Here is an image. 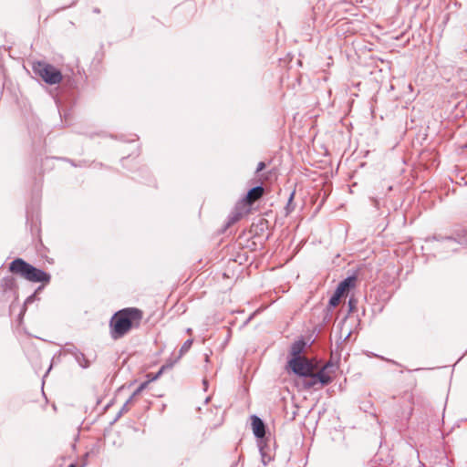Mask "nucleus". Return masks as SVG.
Masks as SVG:
<instances>
[{"instance_id":"obj_1","label":"nucleus","mask_w":467,"mask_h":467,"mask_svg":"<svg viewBox=\"0 0 467 467\" xmlns=\"http://www.w3.org/2000/svg\"><path fill=\"white\" fill-rule=\"evenodd\" d=\"M143 313L136 307H127L117 311L109 320V334L117 340L128 334L131 328L139 327Z\"/></svg>"},{"instance_id":"obj_2","label":"nucleus","mask_w":467,"mask_h":467,"mask_svg":"<svg viewBox=\"0 0 467 467\" xmlns=\"http://www.w3.org/2000/svg\"><path fill=\"white\" fill-rule=\"evenodd\" d=\"M9 270L13 274L34 283H48L50 280V275L47 273L33 266L21 258H16L12 261L9 265Z\"/></svg>"},{"instance_id":"obj_3","label":"nucleus","mask_w":467,"mask_h":467,"mask_svg":"<svg viewBox=\"0 0 467 467\" xmlns=\"http://www.w3.org/2000/svg\"><path fill=\"white\" fill-rule=\"evenodd\" d=\"M33 68L35 73L49 85L58 84L62 80L61 72L50 64L37 62L34 65Z\"/></svg>"},{"instance_id":"obj_4","label":"nucleus","mask_w":467,"mask_h":467,"mask_svg":"<svg viewBox=\"0 0 467 467\" xmlns=\"http://www.w3.org/2000/svg\"><path fill=\"white\" fill-rule=\"evenodd\" d=\"M459 245H467L466 229L457 232L455 237L448 236L442 238L437 247L454 252L458 250Z\"/></svg>"},{"instance_id":"obj_5","label":"nucleus","mask_w":467,"mask_h":467,"mask_svg":"<svg viewBox=\"0 0 467 467\" xmlns=\"http://www.w3.org/2000/svg\"><path fill=\"white\" fill-rule=\"evenodd\" d=\"M289 367L292 371L300 376H309L314 369L312 363L304 357H296L290 359Z\"/></svg>"},{"instance_id":"obj_6","label":"nucleus","mask_w":467,"mask_h":467,"mask_svg":"<svg viewBox=\"0 0 467 467\" xmlns=\"http://www.w3.org/2000/svg\"><path fill=\"white\" fill-rule=\"evenodd\" d=\"M333 367L332 363L328 362L318 372L315 373L320 386L327 385L332 381L329 369Z\"/></svg>"},{"instance_id":"obj_7","label":"nucleus","mask_w":467,"mask_h":467,"mask_svg":"<svg viewBox=\"0 0 467 467\" xmlns=\"http://www.w3.org/2000/svg\"><path fill=\"white\" fill-rule=\"evenodd\" d=\"M253 432L256 438H263L265 435V426L264 421L256 415L252 416Z\"/></svg>"},{"instance_id":"obj_8","label":"nucleus","mask_w":467,"mask_h":467,"mask_svg":"<svg viewBox=\"0 0 467 467\" xmlns=\"http://www.w3.org/2000/svg\"><path fill=\"white\" fill-rule=\"evenodd\" d=\"M263 194H264V188L262 186H255V187L252 188L251 190H249V192H247V194L244 198V201L248 204H252L254 202H256L257 200H259L263 196Z\"/></svg>"},{"instance_id":"obj_9","label":"nucleus","mask_w":467,"mask_h":467,"mask_svg":"<svg viewBox=\"0 0 467 467\" xmlns=\"http://www.w3.org/2000/svg\"><path fill=\"white\" fill-rule=\"evenodd\" d=\"M302 386L305 389H314L317 384H319L316 374L312 371L309 376L302 377Z\"/></svg>"},{"instance_id":"obj_10","label":"nucleus","mask_w":467,"mask_h":467,"mask_svg":"<svg viewBox=\"0 0 467 467\" xmlns=\"http://www.w3.org/2000/svg\"><path fill=\"white\" fill-rule=\"evenodd\" d=\"M355 278L354 277H347L343 281H341L337 289L336 293H337L340 296H343L344 293L350 287L354 285Z\"/></svg>"},{"instance_id":"obj_11","label":"nucleus","mask_w":467,"mask_h":467,"mask_svg":"<svg viewBox=\"0 0 467 467\" xmlns=\"http://www.w3.org/2000/svg\"><path fill=\"white\" fill-rule=\"evenodd\" d=\"M305 343L303 341L295 342L291 347V354L293 358L301 357L300 354L303 351Z\"/></svg>"},{"instance_id":"obj_12","label":"nucleus","mask_w":467,"mask_h":467,"mask_svg":"<svg viewBox=\"0 0 467 467\" xmlns=\"http://www.w3.org/2000/svg\"><path fill=\"white\" fill-rule=\"evenodd\" d=\"M76 357V360L78 361V365L84 368H88V361L86 359L85 356L83 353H77L75 355Z\"/></svg>"},{"instance_id":"obj_13","label":"nucleus","mask_w":467,"mask_h":467,"mask_svg":"<svg viewBox=\"0 0 467 467\" xmlns=\"http://www.w3.org/2000/svg\"><path fill=\"white\" fill-rule=\"evenodd\" d=\"M341 296H342L335 292L334 295L329 299V306L333 307L337 306L339 304Z\"/></svg>"},{"instance_id":"obj_14","label":"nucleus","mask_w":467,"mask_h":467,"mask_svg":"<svg viewBox=\"0 0 467 467\" xmlns=\"http://www.w3.org/2000/svg\"><path fill=\"white\" fill-rule=\"evenodd\" d=\"M192 345V339L186 340L180 349L181 355L186 353L191 348Z\"/></svg>"},{"instance_id":"obj_15","label":"nucleus","mask_w":467,"mask_h":467,"mask_svg":"<svg viewBox=\"0 0 467 467\" xmlns=\"http://www.w3.org/2000/svg\"><path fill=\"white\" fill-rule=\"evenodd\" d=\"M147 384H148V382L141 383L140 385V387L134 391L132 396L127 400V402L125 403V406H127V404L132 400L134 396L138 395L142 389H144L146 388Z\"/></svg>"},{"instance_id":"obj_16","label":"nucleus","mask_w":467,"mask_h":467,"mask_svg":"<svg viewBox=\"0 0 467 467\" xmlns=\"http://www.w3.org/2000/svg\"><path fill=\"white\" fill-rule=\"evenodd\" d=\"M240 216H241V214H239V213H236V214H234V215L230 216L229 217L228 224L234 223L236 221H238Z\"/></svg>"},{"instance_id":"obj_17","label":"nucleus","mask_w":467,"mask_h":467,"mask_svg":"<svg viewBox=\"0 0 467 467\" xmlns=\"http://www.w3.org/2000/svg\"><path fill=\"white\" fill-rule=\"evenodd\" d=\"M265 168V162L260 161V162L257 164L256 172H260V171H263Z\"/></svg>"},{"instance_id":"obj_18","label":"nucleus","mask_w":467,"mask_h":467,"mask_svg":"<svg viewBox=\"0 0 467 467\" xmlns=\"http://www.w3.org/2000/svg\"><path fill=\"white\" fill-rule=\"evenodd\" d=\"M412 410H413L412 408L410 407L409 410L406 412V415H405L406 420H409L410 418V416L412 415Z\"/></svg>"},{"instance_id":"obj_19","label":"nucleus","mask_w":467,"mask_h":467,"mask_svg":"<svg viewBox=\"0 0 467 467\" xmlns=\"http://www.w3.org/2000/svg\"><path fill=\"white\" fill-rule=\"evenodd\" d=\"M294 194H295L294 192H292V193L290 194V197H289V200H288V204L293 201Z\"/></svg>"},{"instance_id":"obj_20","label":"nucleus","mask_w":467,"mask_h":467,"mask_svg":"<svg viewBox=\"0 0 467 467\" xmlns=\"http://www.w3.org/2000/svg\"><path fill=\"white\" fill-rule=\"evenodd\" d=\"M161 373V370L153 378V379H158L159 375Z\"/></svg>"},{"instance_id":"obj_21","label":"nucleus","mask_w":467,"mask_h":467,"mask_svg":"<svg viewBox=\"0 0 467 467\" xmlns=\"http://www.w3.org/2000/svg\"><path fill=\"white\" fill-rule=\"evenodd\" d=\"M192 332V329L191 328H188L187 329V333H191Z\"/></svg>"},{"instance_id":"obj_22","label":"nucleus","mask_w":467,"mask_h":467,"mask_svg":"<svg viewBox=\"0 0 467 467\" xmlns=\"http://www.w3.org/2000/svg\"><path fill=\"white\" fill-rule=\"evenodd\" d=\"M68 467H77L75 464H70Z\"/></svg>"}]
</instances>
